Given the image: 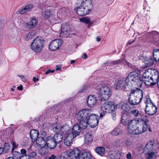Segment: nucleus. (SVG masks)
I'll use <instances>...</instances> for the list:
<instances>
[{
	"label": "nucleus",
	"mask_w": 159,
	"mask_h": 159,
	"mask_svg": "<svg viewBox=\"0 0 159 159\" xmlns=\"http://www.w3.org/2000/svg\"><path fill=\"white\" fill-rule=\"evenodd\" d=\"M140 122L138 119H134L130 120L128 124V130L130 134H138L146 131L148 129V123L149 120L147 116Z\"/></svg>",
	"instance_id": "f257e3e1"
},
{
	"label": "nucleus",
	"mask_w": 159,
	"mask_h": 159,
	"mask_svg": "<svg viewBox=\"0 0 159 159\" xmlns=\"http://www.w3.org/2000/svg\"><path fill=\"white\" fill-rule=\"evenodd\" d=\"M143 97V92L140 89H137L132 90L129 96V102L131 106L137 105L140 103Z\"/></svg>",
	"instance_id": "f03ea898"
},
{
	"label": "nucleus",
	"mask_w": 159,
	"mask_h": 159,
	"mask_svg": "<svg viewBox=\"0 0 159 159\" xmlns=\"http://www.w3.org/2000/svg\"><path fill=\"white\" fill-rule=\"evenodd\" d=\"M89 114L90 111L88 109H84L80 111L77 115V120L82 129H85L87 126Z\"/></svg>",
	"instance_id": "7ed1b4c3"
},
{
	"label": "nucleus",
	"mask_w": 159,
	"mask_h": 159,
	"mask_svg": "<svg viewBox=\"0 0 159 159\" xmlns=\"http://www.w3.org/2000/svg\"><path fill=\"white\" fill-rule=\"evenodd\" d=\"M98 89L99 100L103 102L108 100L111 95V92L109 87L107 85H101Z\"/></svg>",
	"instance_id": "20e7f679"
},
{
	"label": "nucleus",
	"mask_w": 159,
	"mask_h": 159,
	"mask_svg": "<svg viewBox=\"0 0 159 159\" xmlns=\"http://www.w3.org/2000/svg\"><path fill=\"white\" fill-rule=\"evenodd\" d=\"M117 107V105L113 101H108L105 102L102 106L101 109L103 112L100 113V117H103L107 112L110 113L115 111Z\"/></svg>",
	"instance_id": "39448f33"
},
{
	"label": "nucleus",
	"mask_w": 159,
	"mask_h": 159,
	"mask_svg": "<svg viewBox=\"0 0 159 159\" xmlns=\"http://www.w3.org/2000/svg\"><path fill=\"white\" fill-rule=\"evenodd\" d=\"M51 129L55 132H60V133L66 135L70 131V128L67 125H61L57 123L52 124L51 125Z\"/></svg>",
	"instance_id": "423d86ee"
},
{
	"label": "nucleus",
	"mask_w": 159,
	"mask_h": 159,
	"mask_svg": "<svg viewBox=\"0 0 159 159\" xmlns=\"http://www.w3.org/2000/svg\"><path fill=\"white\" fill-rule=\"evenodd\" d=\"M44 40L41 37H37L34 39L30 44L31 49L36 52L41 51L43 47Z\"/></svg>",
	"instance_id": "0eeeda50"
},
{
	"label": "nucleus",
	"mask_w": 159,
	"mask_h": 159,
	"mask_svg": "<svg viewBox=\"0 0 159 159\" xmlns=\"http://www.w3.org/2000/svg\"><path fill=\"white\" fill-rule=\"evenodd\" d=\"M131 79L132 83L134 84L136 83V85L139 87L142 86L143 81L141 80L139 74L136 72H132L128 74V78Z\"/></svg>",
	"instance_id": "6e6552de"
},
{
	"label": "nucleus",
	"mask_w": 159,
	"mask_h": 159,
	"mask_svg": "<svg viewBox=\"0 0 159 159\" xmlns=\"http://www.w3.org/2000/svg\"><path fill=\"white\" fill-rule=\"evenodd\" d=\"M70 34H75L70 32V28L69 25L67 23H64L61 27V32L60 35L62 37H67Z\"/></svg>",
	"instance_id": "1a4fd4ad"
},
{
	"label": "nucleus",
	"mask_w": 159,
	"mask_h": 159,
	"mask_svg": "<svg viewBox=\"0 0 159 159\" xmlns=\"http://www.w3.org/2000/svg\"><path fill=\"white\" fill-rule=\"evenodd\" d=\"M98 116L95 114L89 115L88 118V124L89 126L91 128L95 127L98 124Z\"/></svg>",
	"instance_id": "9d476101"
},
{
	"label": "nucleus",
	"mask_w": 159,
	"mask_h": 159,
	"mask_svg": "<svg viewBox=\"0 0 159 159\" xmlns=\"http://www.w3.org/2000/svg\"><path fill=\"white\" fill-rule=\"evenodd\" d=\"M79 2L81 3L84 11H85L86 15L89 13L91 11L92 7V2L91 0H79Z\"/></svg>",
	"instance_id": "9b49d317"
},
{
	"label": "nucleus",
	"mask_w": 159,
	"mask_h": 159,
	"mask_svg": "<svg viewBox=\"0 0 159 159\" xmlns=\"http://www.w3.org/2000/svg\"><path fill=\"white\" fill-rule=\"evenodd\" d=\"M38 23V19L33 17H30L27 22L25 23V26L27 29H32L35 28Z\"/></svg>",
	"instance_id": "f8f14e48"
},
{
	"label": "nucleus",
	"mask_w": 159,
	"mask_h": 159,
	"mask_svg": "<svg viewBox=\"0 0 159 159\" xmlns=\"http://www.w3.org/2000/svg\"><path fill=\"white\" fill-rule=\"evenodd\" d=\"M151 75L150 85H154L159 81V75L157 70L154 69L152 70H150Z\"/></svg>",
	"instance_id": "ddd939ff"
},
{
	"label": "nucleus",
	"mask_w": 159,
	"mask_h": 159,
	"mask_svg": "<svg viewBox=\"0 0 159 159\" xmlns=\"http://www.w3.org/2000/svg\"><path fill=\"white\" fill-rule=\"evenodd\" d=\"M157 109L153 103L148 104L145 108V112L148 115L152 116L156 112Z\"/></svg>",
	"instance_id": "4468645a"
},
{
	"label": "nucleus",
	"mask_w": 159,
	"mask_h": 159,
	"mask_svg": "<svg viewBox=\"0 0 159 159\" xmlns=\"http://www.w3.org/2000/svg\"><path fill=\"white\" fill-rule=\"evenodd\" d=\"M61 44V40L58 39L54 40L50 44L49 48L51 51L56 50L59 48Z\"/></svg>",
	"instance_id": "2eb2a0df"
},
{
	"label": "nucleus",
	"mask_w": 159,
	"mask_h": 159,
	"mask_svg": "<svg viewBox=\"0 0 159 159\" xmlns=\"http://www.w3.org/2000/svg\"><path fill=\"white\" fill-rule=\"evenodd\" d=\"M124 125L123 124L119 125L111 132V134L113 136H119L121 135L123 132Z\"/></svg>",
	"instance_id": "dca6fc26"
},
{
	"label": "nucleus",
	"mask_w": 159,
	"mask_h": 159,
	"mask_svg": "<svg viewBox=\"0 0 159 159\" xmlns=\"http://www.w3.org/2000/svg\"><path fill=\"white\" fill-rule=\"evenodd\" d=\"M80 153V150L77 148L74 149L68 154V159H78Z\"/></svg>",
	"instance_id": "f3484780"
},
{
	"label": "nucleus",
	"mask_w": 159,
	"mask_h": 159,
	"mask_svg": "<svg viewBox=\"0 0 159 159\" xmlns=\"http://www.w3.org/2000/svg\"><path fill=\"white\" fill-rule=\"evenodd\" d=\"M81 129H82V128L81 127L80 125L76 124L73 126L72 129H70V132L69 133L75 138L80 134Z\"/></svg>",
	"instance_id": "a211bd4d"
},
{
	"label": "nucleus",
	"mask_w": 159,
	"mask_h": 159,
	"mask_svg": "<svg viewBox=\"0 0 159 159\" xmlns=\"http://www.w3.org/2000/svg\"><path fill=\"white\" fill-rule=\"evenodd\" d=\"M151 71L148 70H146L143 75V78L145 84L148 85H150L151 75Z\"/></svg>",
	"instance_id": "6ab92c4d"
},
{
	"label": "nucleus",
	"mask_w": 159,
	"mask_h": 159,
	"mask_svg": "<svg viewBox=\"0 0 159 159\" xmlns=\"http://www.w3.org/2000/svg\"><path fill=\"white\" fill-rule=\"evenodd\" d=\"M97 100L93 95H89L87 98V102L88 106L90 107L95 106L96 104Z\"/></svg>",
	"instance_id": "aec40b11"
},
{
	"label": "nucleus",
	"mask_w": 159,
	"mask_h": 159,
	"mask_svg": "<svg viewBox=\"0 0 159 159\" xmlns=\"http://www.w3.org/2000/svg\"><path fill=\"white\" fill-rule=\"evenodd\" d=\"M126 82L124 79H122L119 80L117 84L114 88L116 89H124L126 88Z\"/></svg>",
	"instance_id": "412c9836"
},
{
	"label": "nucleus",
	"mask_w": 159,
	"mask_h": 159,
	"mask_svg": "<svg viewBox=\"0 0 159 159\" xmlns=\"http://www.w3.org/2000/svg\"><path fill=\"white\" fill-rule=\"evenodd\" d=\"M57 144L52 139V137L48 136L47 138L46 144L49 148H54L56 147Z\"/></svg>",
	"instance_id": "4be33fe9"
},
{
	"label": "nucleus",
	"mask_w": 159,
	"mask_h": 159,
	"mask_svg": "<svg viewBox=\"0 0 159 159\" xmlns=\"http://www.w3.org/2000/svg\"><path fill=\"white\" fill-rule=\"evenodd\" d=\"M154 143L153 142L150 141L146 144V146L143 149V152L147 155L150 152L152 151Z\"/></svg>",
	"instance_id": "5701e85b"
},
{
	"label": "nucleus",
	"mask_w": 159,
	"mask_h": 159,
	"mask_svg": "<svg viewBox=\"0 0 159 159\" xmlns=\"http://www.w3.org/2000/svg\"><path fill=\"white\" fill-rule=\"evenodd\" d=\"M75 137L68 133L66 135L64 139V143L66 146H70L72 144V140Z\"/></svg>",
	"instance_id": "b1692460"
},
{
	"label": "nucleus",
	"mask_w": 159,
	"mask_h": 159,
	"mask_svg": "<svg viewBox=\"0 0 159 159\" xmlns=\"http://www.w3.org/2000/svg\"><path fill=\"white\" fill-rule=\"evenodd\" d=\"M30 137L33 142H34L38 138L39 134V131L35 129H32L30 132Z\"/></svg>",
	"instance_id": "393cba45"
},
{
	"label": "nucleus",
	"mask_w": 159,
	"mask_h": 159,
	"mask_svg": "<svg viewBox=\"0 0 159 159\" xmlns=\"http://www.w3.org/2000/svg\"><path fill=\"white\" fill-rule=\"evenodd\" d=\"M92 157L90 153L88 152H80L78 159H91Z\"/></svg>",
	"instance_id": "a878e982"
},
{
	"label": "nucleus",
	"mask_w": 159,
	"mask_h": 159,
	"mask_svg": "<svg viewBox=\"0 0 159 159\" xmlns=\"http://www.w3.org/2000/svg\"><path fill=\"white\" fill-rule=\"evenodd\" d=\"M52 139L57 143H60L63 139V136L61 133H57L55 134Z\"/></svg>",
	"instance_id": "bb28decb"
},
{
	"label": "nucleus",
	"mask_w": 159,
	"mask_h": 159,
	"mask_svg": "<svg viewBox=\"0 0 159 159\" xmlns=\"http://www.w3.org/2000/svg\"><path fill=\"white\" fill-rule=\"evenodd\" d=\"M74 10L77 14L79 16H83L86 15V12L84 11V8L81 5V6L75 8Z\"/></svg>",
	"instance_id": "cd10ccee"
},
{
	"label": "nucleus",
	"mask_w": 159,
	"mask_h": 159,
	"mask_svg": "<svg viewBox=\"0 0 159 159\" xmlns=\"http://www.w3.org/2000/svg\"><path fill=\"white\" fill-rule=\"evenodd\" d=\"M31 146H30L29 148H28V153L27 154L25 155V156H27L28 159H31V158H34L37 155L36 152H31L30 151L31 149Z\"/></svg>",
	"instance_id": "c85d7f7f"
},
{
	"label": "nucleus",
	"mask_w": 159,
	"mask_h": 159,
	"mask_svg": "<svg viewBox=\"0 0 159 159\" xmlns=\"http://www.w3.org/2000/svg\"><path fill=\"white\" fill-rule=\"evenodd\" d=\"M36 143L40 147H45L46 144V142L43 137H39L35 141Z\"/></svg>",
	"instance_id": "c756f323"
},
{
	"label": "nucleus",
	"mask_w": 159,
	"mask_h": 159,
	"mask_svg": "<svg viewBox=\"0 0 159 159\" xmlns=\"http://www.w3.org/2000/svg\"><path fill=\"white\" fill-rule=\"evenodd\" d=\"M95 151L98 154L102 156L105 154V148L102 147H97L95 149Z\"/></svg>",
	"instance_id": "7c9ffc66"
},
{
	"label": "nucleus",
	"mask_w": 159,
	"mask_h": 159,
	"mask_svg": "<svg viewBox=\"0 0 159 159\" xmlns=\"http://www.w3.org/2000/svg\"><path fill=\"white\" fill-rule=\"evenodd\" d=\"M153 53L154 60L159 63V49H154Z\"/></svg>",
	"instance_id": "2f4dec72"
},
{
	"label": "nucleus",
	"mask_w": 159,
	"mask_h": 159,
	"mask_svg": "<svg viewBox=\"0 0 159 159\" xmlns=\"http://www.w3.org/2000/svg\"><path fill=\"white\" fill-rule=\"evenodd\" d=\"M123 61V60L122 59H119L117 60H116L115 61H113L112 62H107L106 63L104 64L106 66H110L111 65H118L119 64H120L122 63V61Z\"/></svg>",
	"instance_id": "473e14b6"
},
{
	"label": "nucleus",
	"mask_w": 159,
	"mask_h": 159,
	"mask_svg": "<svg viewBox=\"0 0 159 159\" xmlns=\"http://www.w3.org/2000/svg\"><path fill=\"white\" fill-rule=\"evenodd\" d=\"M93 140V136L90 134H87L85 135V142L90 143Z\"/></svg>",
	"instance_id": "72a5a7b5"
},
{
	"label": "nucleus",
	"mask_w": 159,
	"mask_h": 159,
	"mask_svg": "<svg viewBox=\"0 0 159 159\" xmlns=\"http://www.w3.org/2000/svg\"><path fill=\"white\" fill-rule=\"evenodd\" d=\"M109 157L111 159H118V155L115 151H111L109 153Z\"/></svg>",
	"instance_id": "f704fd0d"
},
{
	"label": "nucleus",
	"mask_w": 159,
	"mask_h": 159,
	"mask_svg": "<svg viewBox=\"0 0 159 159\" xmlns=\"http://www.w3.org/2000/svg\"><path fill=\"white\" fill-rule=\"evenodd\" d=\"M41 147L42 148L39 150V153L42 156H44L48 153V149L44 147Z\"/></svg>",
	"instance_id": "c9c22d12"
},
{
	"label": "nucleus",
	"mask_w": 159,
	"mask_h": 159,
	"mask_svg": "<svg viewBox=\"0 0 159 159\" xmlns=\"http://www.w3.org/2000/svg\"><path fill=\"white\" fill-rule=\"evenodd\" d=\"M122 109L125 111L128 112L131 109V107L127 103H124L121 106Z\"/></svg>",
	"instance_id": "e433bc0d"
},
{
	"label": "nucleus",
	"mask_w": 159,
	"mask_h": 159,
	"mask_svg": "<svg viewBox=\"0 0 159 159\" xmlns=\"http://www.w3.org/2000/svg\"><path fill=\"white\" fill-rule=\"evenodd\" d=\"M79 20L81 22L86 24H92L93 23V22L91 21L90 19L86 17H82Z\"/></svg>",
	"instance_id": "4c0bfd02"
},
{
	"label": "nucleus",
	"mask_w": 159,
	"mask_h": 159,
	"mask_svg": "<svg viewBox=\"0 0 159 159\" xmlns=\"http://www.w3.org/2000/svg\"><path fill=\"white\" fill-rule=\"evenodd\" d=\"M157 152L156 150H153L146 155H148L147 158L148 159H152L153 158H155L157 155Z\"/></svg>",
	"instance_id": "58836bf2"
},
{
	"label": "nucleus",
	"mask_w": 159,
	"mask_h": 159,
	"mask_svg": "<svg viewBox=\"0 0 159 159\" xmlns=\"http://www.w3.org/2000/svg\"><path fill=\"white\" fill-rule=\"evenodd\" d=\"M129 117V116L127 113H125L123 114L121 118V121L123 123V124L125 125L127 122L129 121L127 120V119Z\"/></svg>",
	"instance_id": "ea45409f"
},
{
	"label": "nucleus",
	"mask_w": 159,
	"mask_h": 159,
	"mask_svg": "<svg viewBox=\"0 0 159 159\" xmlns=\"http://www.w3.org/2000/svg\"><path fill=\"white\" fill-rule=\"evenodd\" d=\"M51 13L50 10L48 9L43 11L42 13V16L45 18H47L49 17Z\"/></svg>",
	"instance_id": "a19ab883"
},
{
	"label": "nucleus",
	"mask_w": 159,
	"mask_h": 159,
	"mask_svg": "<svg viewBox=\"0 0 159 159\" xmlns=\"http://www.w3.org/2000/svg\"><path fill=\"white\" fill-rule=\"evenodd\" d=\"M34 32H31L28 33L25 38V40H29L30 39H32L34 37Z\"/></svg>",
	"instance_id": "79ce46f5"
},
{
	"label": "nucleus",
	"mask_w": 159,
	"mask_h": 159,
	"mask_svg": "<svg viewBox=\"0 0 159 159\" xmlns=\"http://www.w3.org/2000/svg\"><path fill=\"white\" fill-rule=\"evenodd\" d=\"M4 151L5 153H7L10 149V147L8 143H6L4 145Z\"/></svg>",
	"instance_id": "37998d69"
},
{
	"label": "nucleus",
	"mask_w": 159,
	"mask_h": 159,
	"mask_svg": "<svg viewBox=\"0 0 159 159\" xmlns=\"http://www.w3.org/2000/svg\"><path fill=\"white\" fill-rule=\"evenodd\" d=\"M128 75L126 77L125 80L126 82V85L131 87L132 86V84H134L133 83H132V81L131 80V79H130V78H128Z\"/></svg>",
	"instance_id": "c03bdc74"
},
{
	"label": "nucleus",
	"mask_w": 159,
	"mask_h": 159,
	"mask_svg": "<svg viewBox=\"0 0 159 159\" xmlns=\"http://www.w3.org/2000/svg\"><path fill=\"white\" fill-rule=\"evenodd\" d=\"M33 7V5L32 4H28L24 7L27 13L30 11Z\"/></svg>",
	"instance_id": "a18cd8bd"
},
{
	"label": "nucleus",
	"mask_w": 159,
	"mask_h": 159,
	"mask_svg": "<svg viewBox=\"0 0 159 159\" xmlns=\"http://www.w3.org/2000/svg\"><path fill=\"white\" fill-rule=\"evenodd\" d=\"M9 39L12 42L16 43L18 41L19 39L15 35H12L9 37Z\"/></svg>",
	"instance_id": "49530a36"
},
{
	"label": "nucleus",
	"mask_w": 159,
	"mask_h": 159,
	"mask_svg": "<svg viewBox=\"0 0 159 159\" xmlns=\"http://www.w3.org/2000/svg\"><path fill=\"white\" fill-rule=\"evenodd\" d=\"M153 61L151 59H150L148 60L145 61L146 66L147 67H149L152 65L153 64Z\"/></svg>",
	"instance_id": "de8ad7c7"
},
{
	"label": "nucleus",
	"mask_w": 159,
	"mask_h": 159,
	"mask_svg": "<svg viewBox=\"0 0 159 159\" xmlns=\"http://www.w3.org/2000/svg\"><path fill=\"white\" fill-rule=\"evenodd\" d=\"M131 112L132 114L134 115L135 117H137L139 115V111L137 110H132L131 111Z\"/></svg>",
	"instance_id": "09e8293b"
},
{
	"label": "nucleus",
	"mask_w": 159,
	"mask_h": 159,
	"mask_svg": "<svg viewBox=\"0 0 159 159\" xmlns=\"http://www.w3.org/2000/svg\"><path fill=\"white\" fill-rule=\"evenodd\" d=\"M145 102L146 103V106L148 104L152 103L149 97H146V100L145 101Z\"/></svg>",
	"instance_id": "8fccbe9b"
},
{
	"label": "nucleus",
	"mask_w": 159,
	"mask_h": 159,
	"mask_svg": "<svg viewBox=\"0 0 159 159\" xmlns=\"http://www.w3.org/2000/svg\"><path fill=\"white\" fill-rule=\"evenodd\" d=\"M27 13L24 7L19 11V13L20 14H23Z\"/></svg>",
	"instance_id": "3c124183"
},
{
	"label": "nucleus",
	"mask_w": 159,
	"mask_h": 159,
	"mask_svg": "<svg viewBox=\"0 0 159 159\" xmlns=\"http://www.w3.org/2000/svg\"><path fill=\"white\" fill-rule=\"evenodd\" d=\"M12 148L11 149L12 151H13L15 148H16L17 147V145L16 144V143L14 142H12Z\"/></svg>",
	"instance_id": "603ef678"
},
{
	"label": "nucleus",
	"mask_w": 159,
	"mask_h": 159,
	"mask_svg": "<svg viewBox=\"0 0 159 159\" xmlns=\"http://www.w3.org/2000/svg\"><path fill=\"white\" fill-rule=\"evenodd\" d=\"M57 157L54 154H52L50 156H49L48 159H56Z\"/></svg>",
	"instance_id": "864d4df0"
},
{
	"label": "nucleus",
	"mask_w": 159,
	"mask_h": 159,
	"mask_svg": "<svg viewBox=\"0 0 159 159\" xmlns=\"http://www.w3.org/2000/svg\"><path fill=\"white\" fill-rule=\"evenodd\" d=\"M111 116L112 119L113 120H116V114L115 113H113L111 114Z\"/></svg>",
	"instance_id": "5fc2aeb1"
},
{
	"label": "nucleus",
	"mask_w": 159,
	"mask_h": 159,
	"mask_svg": "<svg viewBox=\"0 0 159 159\" xmlns=\"http://www.w3.org/2000/svg\"><path fill=\"white\" fill-rule=\"evenodd\" d=\"M20 152L21 154L25 155L26 154L27 151L25 149H22L20 150Z\"/></svg>",
	"instance_id": "6e6d98bb"
},
{
	"label": "nucleus",
	"mask_w": 159,
	"mask_h": 159,
	"mask_svg": "<svg viewBox=\"0 0 159 159\" xmlns=\"http://www.w3.org/2000/svg\"><path fill=\"white\" fill-rule=\"evenodd\" d=\"M126 158L127 159H132V155L130 153H129L127 154Z\"/></svg>",
	"instance_id": "4d7b16f0"
},
{
	"label": "nucleus",
	"mask_w": 159,
	"mask_h": 159,
	"mask_svg": "<svg viewBox=\"0 0 159 159\" xmlns=\"http://www.w3.org/2000/svg\"><path fill=\"white\" fill-rule=\"evenodd\" d=\"M56 159H66V158L65 156H60L57 157Z\"/></svg>",
	"instance_id": "13d9d810"
},
{
	"label": "nucleus",
	"mask_w": 159,
	"mask_h": 159,
	"mask_svg": "<svg viewBox=\"0 0 159 159\" xmlns=\"http://www.w3.org/2000/svg\"><path fill=\"white\" fill-rule=\"evenodd\" d=\"M17 89L20 90H23V86L21 84L19 86L17 87Z\"/></svg>",
	"instance_id": "bf43d9fd"
},
{
	"label": "nucleus",
	"mask_w": 159,
	"mask_h": 159,
	"mask_svg": "<svg viewBox=\"0 0 159 159\" xmlns=\"http://www.w3.org/2000/svg\"><path fill=\"white\" fill-rule=\"evenodd\" d=\"M61 70V68L60 66H56V70Z\"/></svg>",
	"instance_id": "052dcab7"
},
{
	"label": "nucleus",
	"mask_w": 159,
	"mask_h": 159,
	"mask_svg": "<svg viewBox=\"0 0 159 159\" xmlns=\"http://www.w3.org/2000/svg\"><path fill=\"white\" fill-rule=\"evenodd\" d=\"M135 41L134 40H130L128 42V43L129 45L133 43Z\"/></svg>",
	"instance_id": "680f3d73"
},
{
	"label": "nucleus",
	"mask_w": 159,
	"mask_h": 159,
	"mask_svg": "<svg viewBox=\"0 0 159 159\" xmlns=\"http://www.w3.org/2000/svg\"><path fill=\"white\" fill-rule=\"evenodd\" d=\"M4 151V149L3 148H0V155Z\"/></svg>",
	"instance_id": "e2e57ef3"
},
{
	"label": "nucleus",
	"mask_w": 159,
	"mask_h": 159,
	"mask_svg": "<svg viewBox=\"0 0 159 159\" xmlns=\"http://www.w3.org/2000/svg\"><path fill=\"white\" fill-rule=\"evenodd\" d=\"M39 80L38 78H36L35 77H34L33 79V80L34 82H35L36 81H37Z\"/></svg>",
	"instance_id": "0e129e2a"
},
{
	"label": "nucleus",
	"mask_w": 159,
	"mask_h": 159,
	"mask_svg": "<svg viewBox=\"0 0 159 159\" xmlns=\"http://www.w3.org/2000/svg\"><path fill=\"white\" fill-rule=\"evenodd\" d=\"M27 157V156H25V155H23L21 157H20L19 158V159H25V157Z\"/></svg>",
	"instance_id": "69168bd1"
},
{
	"label": "nucleus",
	"mask_w": 159,
	"mask_h": 159,
	"mask_svg": "<svg viewBox=\"0 0 159 159\" xmlns=\"http://www.w3.org/2000/svg\"><path fill=\"white\" fill-rule=\"evenodd\" d=\"M100 40H101V39L100 38H99L98 37H97V39H96L97 41L98 42H99L100 41Z\"/></svg>",
	"instance_id": "338daca9"
},
{
	"label": "nucleus",
	"mask_w": 159,
	"mask_h": 159,
	"mask_svg": "<svg viewBox=\"0 0 159 159\" xmlns=\"http://www.w3.org/2000/svg\"><path fill=\"white\" fill-rule=\"evenodd\" d=\"M83 55H84V58L85 59H86L87 58V54H86V53H84Z\"/></svg>",
	"instance_id": "774afa93"
}]
</instances>
